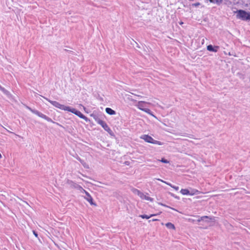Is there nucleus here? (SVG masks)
<instances>
[{"label": "nucleus", "instance_id": "nucleus-2", "mask_svg": "<svg viewBox=\"0 0 250 250\" xmlns=\"http://www.w3.org/2000/svg\"><path fill=\"white\" fill-rule=\"evenodd\" d=\"M236 18L244 21H250V12L244 10L240 9L236 11Z\"/></svg>", "mask_w": 250, "mask_h": 250}, {"label": "nucleus", "instance_id": "nucleus-3", "mask_svg": "<svg viewBox=\"0 0 250 250\" xmlns=\"http://www.w3.org/2000/svg\"><path fill=\"white\" fill-rule=\"evenodd\" d=\"M141 139H143L145 142L149 143H151L154 145H157L162 146L164 145V143L154 140L152 137L148 135H143L141 137Z\"/></svg>", "mask_w": 250, "mask_h": 250}, {"label": "nucleus", "instance_id": "nucleus-30", "mask_svg": "<svg viewBox=\"0 0 250 250\" xmlns=\"http://www.w3.org/2000/svg\"><path fill=\"white\" fill-rule=\"evenodd\" d=\"M172 188L176 190H178L179 188V187L176 186H174L173 187H172Z\"/></svg>", "mask_w": 250, "mask_h": 250}, {"label": "nucleus", "instance_id": "nucleus-26", "mask_svg": "<svg viewBox=\"0 0 250 250\" xmlns=\"http://www.w3.org/2000/svg\"><path fill=\"white\" fill-rule=\"evenodd\" d=\"M169 194L175 199H177L178 200L180 199V197L179 196H177L176 195L174 194L173 193L169 192Z\"/></svg>", "mask_w": 250, "mask_h": 250}, {"label": "nucleus", "instance_id": "nucleus-9", "mask_svg": "<svg viewBox=\"0 0 250 250\" xmlns=\"http://www.w3.org/2000/svg\"><path fill=\"white\" fill-rule=\"evenodd\" d=\"M67 111L70 112L75 115L78 116L79 118H81L83 115L82 113L80 111L77 110L74 108H72L70 106L68 107V109H67Z\"/></svg>", "mask_w": 250, "mask_h": 250}, {"label": "nucleus", "instance_id": "nucleus-29", "mask_svg": "<svg viewBox=\"0 0 250 250\" xmlns=\"http://www.w3.org/2000/svg\"><path fill=\"white\" fill-rule=\"evenodd\" d=\"M33 234L35 235V237H38V232L35 230H33Z\"/></svg>", "mask_w": 250, "mask_h": 250}, {"label": "nucleus", "instance_id": "nucleus-8", "mask_svg": "<svg viewBox=\"0 0 250 250\" xmlns=\"http://www.w3.org/2000/svg\"><path fill=\"white\" fill-rule=\"evenodd\" d=\"M85 196L84 198L91 205L97 206V204L94 202L93 199L88 192H86L85 193Z\"/></svg>", "mask_w": 250, "mask_h": 250}, {"label": "nucleus", "instance_id": "nucleus-17", "mask_svg": "<svg viewBox=\"0 0 250 250\" xmlns=\"http://www.w3.org/2000/svg\"><path fill=\"white\" fill-rule=\"evenodd\" d=\"M140 197L142 199H145L147 201H149L150 202H153L154 200L153 198L145 195L143 193V196L141 195H140Z\"/></svg>", "mask_w": 250, "mask_h": 250}, {"label": "nucleus", "instance_id": "nucleus-22", "mask_svg": "<svg viewBox=\"0 0 250 250\" xmlns=\"http://www.w3.org/2000/svg\"><path fill=\"white\" fill-rule=\"evenodd\" d=\"M133 192L134 193H137V195L140 197V195H142L143 196V192H142L141 191H140L139 190L136 189V188H134L133 189Z\"/></svg>", "mask_w": 250, "mask_h": 250}, {"label": "nucleus", "instance_id": "nucleus-15", "mask_svg": "<svg viewBox=\"0 0 250 250\" xmlns=\"http://www.w3.org/2000/svg\"><path fill=\"white\" fill-rule=\"evenodd\" d=\"M8 98H10L12 97V95L11 94V93L6 89L4 87L2 88V90H1Z\"/></svg>", "mask_w": 250, "mask_h": 250}, {"label": "nucleus", "instance_id": "nucleus-11", "mask_svg": "<svg viewBox=\"0 0 250 250\" xmlns=\"http://www.w3.org/2000/svg\"><path fill=\"white\" fill-rule=\"evenodd\" d=\"M219 49V46L217 45H212V44H209L207 46V49L208 51L212 52H218Z\"/></svg>", "mask_w": 250, "mask_h": 250}, {"label": "nucleus", "instance_id": "nucleus-23", "mask_svg": "<svg viewBox=\"0 0 250 250\" xmlns=\"http://www.w3.org/2000/svg\"><path fill=\"white\" fill-rule=\"evenodd\" d=\"M158 204L162 206H164V207H167V208H170L171 209H172V210H176L177 211L176 209H175V208H171L168 206H167L163 203H158Z\"/></svg>", "mask_w": 250, "mask_h": 250}, {"label": "nucleus", "instance_id": "nucleus-12", "mask_svg": "<svg viewBox=\"0 0 250 250\" xmlns=\"http://www.w3.org/2000/svg\"><path fill=\"white\" fill-rule=\"evenodd\" d=\"M66 183L68 184L71 188L76 189L78 185L75 182L67 179L66 181Z\"/></svg>", "mask_w": 250, "mask_h": 250}, {"label": "nucleus", "instance_id": "nucleus-13", "mask_svg": "<svg viewBox=\"0 0 250 250\" xmlns=\"http://www.w3.org/2000/svg\"><path fill=\"white\" fill-rule=\"evenodd\" d=\"M76 158L81 163V164L84 167H89L88 165L85 162V161L83 160L79 156L77 155Z\"/></svg>", "mask_w": 250, "mask_h": 250}, {"label": "nucleus", "instance_id": "nucleus-32", "mask_svg": "<svg viewBox=\"0 0 250 250\" xmlns=\"http://www.w3.org/2000/svg\"><path fill=\"white\" fill-rule=\"evenodd\" d=\"M157 220H158V219H152V220H149V221H148V222H151V221H152V222H154V221H157Z\"/></svg>", "mask_w": 250, "mask_h": 250}, {"label": "nucleus", "instance_id": "nucleus-33", "mask_svg": "<svg viewBox=\"0 0 250 250\" xmlns=\"http://www.w3.org/2000/svg\"><path fill=\"white\" fill-rule=\"evenodd\" d=\"M3 87L1 86L0 85V90H2V88H3Z\"/></svg>", "mask_w": 250, "mask_h": 250}, {"label": "nucleus", "instance_id": "nucleus-25", "mask_svg": "<svg viewBox=\"0 0 250 250\" xmlns=\"http://www.w3.org/2000/svg\"><path fill=\"white\" fill-rule=\"evenodd\" d=\"M236 75L238 76L240 79H244V75L241 72H238L237 73Z\"/></svg>", "mask_w": 250, "mask_h": 250}, {"label": "nucleus", "instance_id": "nucleus-19", "mask_svg": "<svg viewBox=\"0 0 250 250\" xmlns=\"http://www.w3.org/2000/svg\"><path fill=\"white\" fill-rule=\"evenodd\" d=\"M180 193L184 195H189V190L188 188H182L180 190Z\"/></svg>", "mask_w": 250, "mask_h": 250}, {"label": "nucleus", "instance_id": "nucleus-20", "mask_svg": "<svg viewBox=\"0 0 250 250\" xmlns=\"http://www.w3.org/2000/svg\"><path fill=\"white\" fill-rule=\"evenodd\" d=\"M166 226L169 229H175V227L174 224L170 222H168L166 224Z\"/></svg>", "mask_w": 250, "mask_h": 250}, {"label": "nucleus", "instance_id": "nucleus-28", "mask_svg": "<svg viewBox=\"0 0 250 250\" xmlns=\"http://www.w3.org/2000/svg\"><path fill=\"white\" fill-rule=\"evenodd\" d=\"M201 5V3L200 2H196V3H192L191 4V6L192 7H197L198 6H199V5Z\"/></svg>", "mask_w": 250, "mask_h": 250}, {"label": "nucleus", "instance_id": "nucleus-21", "mask_svg": "<svg viewBox=\"0 0 250 250\" xmlns=\"http://www.w3.org/2000/svg\"><path fill=\"white\" fill-rule=\"evenodd\" d=\"M76 189H77L79 191H80V192H81V193H85L87 192V191H86L84 189H83V187L79 185H78Z\"/></svg>", "mask_w": 250, "mask_h": 250}, {"label": "nucleus", "instance_id": "nucleus-4", "mask_svg": "<svg viewBox=\"0 0 250 250\" xmlns=\"http://www.w3.org/2000/svg\"><path fill=\"white\" fill-rule=\"evenodd\" d=\"M42 97L45 99L46 101L49 102L52 105L54 106L59 108L61 110H64V111H67V109H68V106H66L64 104H60L59 102L55 101H52L49 99L48 98L42 96Z\"/></svg>", "mask_w": 250, "mask_h": 250}, {"label": "nucleus", "instance_id": "nucleus-24", "mask_svg": "<svg viewBox=\"0 0 250 250\" xmlns=\"http://www.w3.org/2000/svg\"><path fill=\"white\" fill-rule=\"evenodd\" d=\"M160 161L162 163H165V164H168L169 163V161L167 160V159H165V158H162Z\"/></svg>", "mask_w": 250, "mask_h": 250}, {"label": "nucleus", "instance_id": "nucleus-5", "mask_svg": "<svg viewBox=\"0 0 250 250\" xmlns=\"http://www.w3.org/2000/svg\"><path fill=\"white\" fill-rule=\"evenodd\" d=\"M146 104L147 103L145 101H139L137 104L138 108L148 114L152 115V112L151 110L145 107Z\"/></svg>", "mask_w": 250, "mask_h": 250}, {"label": "nucleus", "instance_id": "nucleus-16", "mask_svg": "<svg viewBox=\"0 0 250 250\" xmlns=\"http://www.w3.org/2000/svg\"><path fill=\"white\" fill-rule=\"evenodd\" d=\"M199 191L195 188H190L189 190V195H197L199 193Z\"/></svg>", "mask_w": 250, "mask_h": 250}, {"label": "nucleus", "instance_id": "nucleus-1", "mask_svg": "<svg viewBox=\"0 0 250 250\" xmlns=\"http://www.w3.org/2000/svg\"><path fill=\"white\" fill-rule=\"evenodd\" d=\"M26 108L28 110H29V111H30L32 113H33V114H35V115L38 116L39 117L46 120L47 121L49 122H51L53 124H56L57 125H59V124L58 123H56L54 121H53L51 118H50V117L47 116L46 115L43 114V113H42V112H40L39 111L35 109H32L31 107L27 106V105H26Z\"/></svg>", "mask_w": 250, "mask_h": 250}, {"label": "nucleus", "instance_id": "nucleus-31", "mask_svg": "<svg viewBox=\"0 0 250 250\" xmlns=\"http://www.w3.org/2000/svg\"><path fill=\"white\" fill-rule=\"evenodd\" d=\"M165 183H166L167 185L169 186H170V187H171V188H172V187H173V186H174V185H172V184H170V183H167V182H165Z\"/></svg>", "mask_w": 250, "mask_h": 250}, {"label": "nucleus", "instance_id": "nucleus-18", "mask_svg": "<svg viewBox=\"0 0 250 250\" xmlns=\"http://www.w3.org/2000/svg\"><path fill=\"white\" fill-rule=\"evenodd\" d=\"M156 215H157L156 214H151L150 215H147L146 214H141V215H139V217L143 219H148L150 218L151 217L156 216Z\"/></svg>", "mask_w": 250, "mask_h": 250}, {"label": "nucleus", "instance_id": "nucleus-6", "mask_svg": "<svg viewBox=\"0 0 250 250\" xmlns=\"http://www.w3.org/2000/svg\"><path fill=\"white\" fill-rule=\"evenodd\" d=\"M90 116L92 117L98 124H99L100 122L103 121L104 115L102 113L93 112L90 114Z\"/></svg>", "mask_w": 250, "mask_h": 250}, {"label": "nucleus", "instance_id": "nucleus-34", "mask_svg": "<svg viewBox=\"0 0 250 250\" xmlns=\"http://www.w3.org/2000/svg\"><path fill=\"white\" fill-rule=\"evenodd\" d=\"M183 22H182V21L180 22V24H183Z\"/></svg>", "mask_w": 250, "mask_h": 250}, {"label": "nucleus", "instance_id": "nucleus-27", "mask_svg": "<svg viewBox=\"0 0 250 250\" xmlns=\"http://www.w3.org/2000/svg\"><path fill=\"white\" fill-rule=\"evenodd\" d=\"M81 119H83L86 122H89L90 121L87 117H86L84 115H83V116L82 117Z\"/></svg>", "mask_w": 250, "mask_h": 250}, {"label": "nucleus", "instance_id": "nucleus-10", "mask_svg": "<svg viewBox=\"0 0 250 250\" xmlns=\"http://www.w3.org/2000/svg\"><path fill=\"white\" fill-rule=\"evenodd\" d=\"M215 217L214 216H203L200 218H199L197 221L198 222H201L202 221H205L208 223L210 220H214Z\"/></svg>", "mask_w": 250, "mask_h": 250}, {"label": "nucleus", "instance_id": "nucleus-14", "mask_svg": "<svg viewBox=\"0 0 250 250\" xmlns=\"http://www.w3.org/2000/svg\"><path fill=\"white\" fill-rule=\"evenodd\" d=\"M105 112L107 114L110 115H115L116 112L115 110H113L112 108L110 107H106L105 108Z\"/></svg>", "mask_w": 250, "mask_h": 250}, {"label": "nucleus", "instance_id": "nucleus-7", "mask_svg": "<svg viewBox=\"0 0 250 250\" xmlns=\"http://www.w3.org/2000/svg\"><path fill=\"white\" fill-rule=\"evenodd\" d=\"M99 125H100L104 130L107 131L111 136H115L114 132L104 121H102L100 122Z\"/></svg>", "mask_w": 250, "mask_h": 250}]
</instances>
